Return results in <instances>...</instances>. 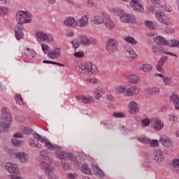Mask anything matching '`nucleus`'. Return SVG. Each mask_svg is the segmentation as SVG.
<instances>
[{"instance_id":"cd10ccee","label":"nucleus","mask_w":179,"mask_h":179,"mask_svg":"<svg viewBox=\"0 0 179 179\" xmlns=\"http://www.w3.org/2000/svg\"><path fill=\"white\" fill-rule=\"evenodd\" d=\"M40 153H41V156L43 157L44 160H46V161L48 160V162H50V163H52L54 162V159L50 157V154L48 153V150H44L43 151H41Z\"/></svg>"},{"instance_id":"7c9ffc66","label":"nucleus","mask_w":179,"mask_h":179,"mask_svg":"<svg viewBox=\"0 0 179 179\" xmlns=\"http://www.w3.org/2000/svg\"><path fill=\"white\" fill-rule=\"evenodd\" d=\"M36 36L40 40H41L42 41H47V38H48L47 34L43 31L36 32Z\"/></svg>"},{"instance_id":"a878e982","label":"nucleus","mask_w":179,"mask_h":179,"mask_svg":"<svg viewBox=\"0 0 179 179\" xmlns=\"http://www.w3.org/2000/svg\"><path fill=\"white\" fill-rule=\"evenodd\" d=\"M127 80H129V83H133L134 85H136V83H138L140 80L139 77L135 74L128 76Z\"/></svg>"},{"instance_id":"f3484780","label":"nucleus","mask_w":179,"mask_h":179,"mask_svg":"<svg viewBox=\"0 0 179 179\" xmlns=\"http://www.w3.org/2000/svg\"><path fill=\"white\" fill-rule=\"evenodd\" d=\"M129 113L130 114H136L139 113V108L138 107V103L135 101H131L129 104Z\"/></svg>"},{"instance_id":"b1692460","label":"nucleus","mask_w":179,"mask_h":179,"mask_svg":"<svg viewBox=\"0 0 179 179\" xmlns=\"http://www.w3.org/2000/svg\"><path fill=\"white\" fill-rule=\"evenodd\" d=\"M88 20L89 17L87 15H83L80 20H78L77 24H78L80 27H85L87 24Z\"/></svg>"},{"instance_id":"72a5a7b5","label":"nucleus","mask_w":179,"mask_h":179,"mask_svg":"<svg viewBox=\"0 0 179 179\" xmlns=\"http://www.w3.org/2000/svg\"><path fill=\"white\" fill-rule=\"evenodd\" d=\"M92 170L94 173H96V175L99 176V177H104V172H103V171H101V169H100L99 166H94L92 167Z\"/></svg>"},{"instance_id":"680f3d73","label":"nucleus","mask_w":179,"mask_h":179,"mask_svg":"<svg viewBox=\"0 0 179 179\" xmlns=\"http://www.w3.org/2000/svg\"><path fill=\"white\" fill-rule=\"evenodd\" d=\"M153 94H159L160 93V89L159 87H151Z\"/></svg>"},{"instance_id":"338daca9","label":"nucleus","mask_w":179,"mask_h":179,"mask_svg":"<svg viewBox=\"0 0 179 179\" xmlns=\"http://www.w3.org/2000/svg\"><path fill=\"white\" fill-rule=\"evenodd\" d=\"M47 40H48V41H53L54 37H52V35H51L50 34H49L48 35L47 34Z\"/></svg>"},{"instance_id":"a18cd8bd","label":"nucleus","mask_w":179,"mask_h":179,"mask_svg":"<svg viewBox=\"0 0 179 179\" xmlns=\"http://www.w3.org/2000/svg\"><path fill=\"white\" fill-rule=\"evenodd\" d=\"M22 132L25 134V135H30L31 132H33V130L30 127H27L22 129Z\"/></svg>"},{"instance_id":"39448f33","label":"nucleus","mask_w":179,"mask_h":179,"mask_svg":"<svg viewBox=\"0 0 179 179\" xmlns=\"http://www.w3.org/2000/svg\"><path fill=\"white\" fill-rule=\"evenodd\" d=\"M93 22L94 24H101V23H104L108 30H113L115 26L114 22H113L111 19H110V16L107 14H104L103 17L96 15L93 19Z\"/></svg>"},{"instance_id":"f704fd0d","label":"nucleus","mask_w":179,"mask_h":179,"mask_svg":"<svg viewBox=\"0 0 179 179\" xmlns=\"http://www.w3.org/2000/svg\"><path fill=\"white\" fill-rule=\"evenodd\" d=\"M152 69H153V66L149 64H145L141 67V70L143 71V72H150Z\"/></svg>"},{"instance_id":"58836bf2","label":"nucleus","mask_w":179,"mask_h":179,"mask_svg":"<svg viewBox=\"0 0 179 179\" xmlns=\"http://www.w3.org/2000/svg\"><path fill=\"white\" fill-rule=\"evenodd\" d=\"M144 94L146 96V97H151V96H153L154 94L152 87L146 88L144 90Z\"/></svg>"},{"instance_id":"69168bd1","label":"nucleus","mask_w":179,"mask_h":179,"mask_svg":"<svg viewBox=\"0 0 179 179\" xmlns=\"http://www.w3.org/2000/svg\"><path fill=\"white\" fill-rule=\"evenodd\" d=\"M95 93L104 94V92H103V88H101V87L96 88Z\"/></svg>"},{"instance_id":"864d4df0","label":"nucleus","mask_w":179,"mask_h":179,"mask_svg":"<svg viewBox=\"0 0 179 179\" xmlns=\"http://www.w3.org/2000/svg\"><path fill=\"white\" fill-rule=\"evenodd\" d=\"M139 142H141V143H150V140L148 138H138Z\"/></svg>"},{"instance_id":"a19ab883","label":"nucleus","mask_w":179,"mask_h":179,"mask_svg":"<svg viewBox=\"0 0 179 179\" xmlns=\"http://www.w3.org/2000/svg\"><path fill=\"white\" fill-rule=\"evenodd\" d=\"M8 12H9L8 8L0 7V16H3L4 15H7Z\"/></svg>"},{"instance_id":"c03bdc74","label":"nucleus","mask_w":179,"mask_h":179,"mask_svg":"<svg viewBox=\"0 0 179 179\" xmlns=\"http://www.w3.org/2000/svg\"><path fill=\"white\" fill-rule=\"evenodd\" d=\"M171 44L169 45V47H176L179 48V41L173 39L171 41Z\"/></svg>"},{"instance_id":"09e8293b","label":"nucleus","mask_w":179,"mask_h":179,"mask_svg":"<svg viewBox=\"0 0 179 179\" xmlns=\"http://www.w3.org/2000/svg\"><path fill=\"white\" fill-rule=\"evenodd\" d=\"M114 118H125V114L121 113H114L113 114Z\"/></svg>"},{"instance_id":"2f4dec72","label":"nucleus","mask_w":179,"mask_h":179,"mask_svg":"<svg viewBox=\"0 0 179 179\" xmlns=\"http://www.w3.org/2000/svg\"><path fill=\"white\" fill-rule=\"evenodd\" d=\"M80 43L83 45H90V40L85 35H82L80 36Z\"/></svg>"},{"instance_id":"bf43d9fd","label":"nucleus","mask_w":179,"mask_h":179,"mask_svg":"<svg viewBox=\"0 0 179 179\" xmlns=\"http://www.w3.org/2000/svg\"><path fill=\"white\" fill-rule=\"evenodd\" d=\"M132 50V48H131V45H129L124 46V50L126 51V52H128V54H129Z\"/></svg>"},{"instance_id":"423d86ee","label":"nucleus","mask_w":179,"mask_h":179,"mask_svg":"<svg viewBox=\"0 0 179 179\" xmlns=\"http://www.w3.org/2000/svg\"><path fill=\"white\" fill-rule=\"evenodd\" d=\"M42 50L43 51L44 54H48V57L54 59L55 58H59L61 56V50L58 48H55L53 50H50L49 52L48 45H45V43L41 44Z\"/></svg>"},{"instance_id":"aec40b11","label":"nucleus","mask_w":179,"mask_h":179,"mask_svg":"<svg viewBox=\"0 0 179 179\" xmlns=\"http://www.w3.org/2000/svg\"><path fill=\"white\" fill-rule=\"evenodd\" d=\"M64 24L68 27H75L78 24V22L75 20V18L69 17L64 20Z\"/></svg>"},{"instance_id":"f8f14e48","label":"nucleus","mask_w":179,"mask_h":179,"mask_svg":"<svg viewBox=\"0 0 179 179\" xmlns=\"http://www.w3.org/2000/svg\"><path fill=\"white\" fill-rule=\"evenodd\" d=\"M51 163L52 162H50L48 160H45L39 164L40 169L43 170L46 173H50V171H54V168L51 166Z\"/></svg>"},{"instance_id":"f03ea898","label":"nucleus","mask_w":179,"mask_h":179,"mask_svg":"<svg viewBox=\"0 0 179 179\" xmlns=\"http://www.w3.org/2000/svg\"><path fill=\"white\" fill-rule=\"evenodd\" d=\"M56 157L61 159L62 169L64 171L71 170V163H72V162H73L74 166H78V164H79V162H78V159H76L73 153L65 151H57L56 152Z\"/></svg>"},{"instance_id":"ddd939ff","label":"nucleus","mask_w":179,"mask_h":179,"mask_svg":"<svg viewBox=\"0 0 179 179\" xmlns=\"http://www.w3.org/2000/svg\"><path fill=\"white\" fill-rule=\"evenodd\" d=\"M23 138V134L22 133H15L13 135V138L11 140L13 145L15 146H22L23 145V141L19 140L17 138L22 139Z\"/></svg>"},{"instance_id":"6e6552de","label":"nucleus","mask_w":179,"mask_h":179,"mask_svg":"<svg viewBox=\"0 0 179 179\" xmlns=\"http://www.w3.org/2000/svg\"><path fill=\"white\" fill-rule=\"evenodd\" d=\"M106 50L108 54H115L118 50V41L110 38L106 43Z\"/></svg>"},{"instance_id":"79ce46f5","label":"nucleus","mask_w":179,"mask_h":179,"mask_svg":"<svg viewBox=\"0 0 179 179\" xmlns=\"http://www.w3.org/2000/svg\"><path fill=\"white\" fill-rule=\"evenodd\" d=\"M141 124L143 127H149V125L151 124V120H149V118L141 120Z\"/></svg>"},{"instance_id":"4c0bfd02","label":"nucleus","mask_w":179,"mask_h":179,"mask_svg":"<svg viewBox=\"0 0 179 179\" xmlns=\"http://www.w3.org/2000/svg\"><path fill=\"white\" fill-rule=\"evenodd\" d=\"M81 170L84 174H92V170L87 165L83 164V166L81 167Z\"/></svg>"},{"instance_id":"0e129e2a","label":"nucleus","mask_w":179,"mask_h":179,"mask_svg":"<svg viewBox=\"0 0 179 179\" xmlns=\"http://www.w3.org/2000/svg\"><path fill=\"white\" fill-rule=\"evenodd\" d=\"M107 99L110 101L111 103H113V101H115V99H114V96H113V95L111 94H108L107 96Z\"/></svg>"},{"instance_id":"6ab92c4d","label":"nucleus","mask_w":179,"mask_h":179,"mask_svg":"<svg viewBox=\"0 0 179 179\" xmlns=\"http://www.w3.org/2000/svg\"><path fill=\"white\" fill-rule=\"evenodd\" d=\"M139 93V90L136 86L129 87L128 90L125 91L124 94L126 96H135Z\"/></svg>"},{"instance_id":"4d7b16f0","label":"nucleus","mask_w":179,"mask_h":179,"mask_svg":"<svg viewBox=\"0 0 179 179\" xmlns=\"http://www.w3.org/2000/svg\"><path fill=\"white\" fill-rule=\"evenodd\" d=\"M165 33H166V34H173V33H174V29L168 27L165 29Z\"/></svg>"},{"instance_id":"c756f323","label":"nucleus","mask_w":179,"mask_h":179,"mask_svg":"<svg viewBox=\"0 0 179 179\" xmlns=\"http://www.w3.org/2000/svg\"><path fill=\"white\" fill-rule=\"evenodd\" d=\"M29 144L31 146V148H36L37 149H42L43 145L37 141V143H36V141L33 138H31L29 141Z\"/></svg>"},{"instance_id":"052dcab7","label":"nucleus","mask_w":179,"mask_h":179,"mask_svg":"<svg viewBox=\"0 0 179 179\" xmlns=\"http://www.w3.org/2000/svg\"><path fill=\"white\" fill-rule=\"evenodd\" d=\"M78 178V175L76 173H69L67 174L68 179H76Z\"/></svg>"},{"instance_id":"dca6fc26","label":"nucleus","mask_w":179,"mask_h":179,"mask_svg":"<svg viewBox=\"0 0 179 179\" xmlns=\"http://www.w3.org/2000/svg\"><path fill=\"white\" fill-rule=\"evenodd\" d=\"M160 143L165 148H173L174 143L169 137H161L159 139Z\"/></svg>"},{"instance_id":"bb28decb","label":"nucleus","mask_w":179,"mask_h":179,"mask_svg":"<svg viewBox=\"0 0 179 179\" xmlns=\"http://www.w3.org/2000/svg\"><path fill=\"white\" fill-rule=\"evenodd\" d=\"M45 148L50 150H61V146L57 145H52L51 142L48 141L45 143Z\"/></svg>"},{"instance_id":"de8ad7c7","label":"nucleus","mask_w":179,"mask_h":179,"mask_svg":"<svg viewBox=\"0 0 179 179\" xmlns=\"http://www.w3.org/2000/svg\"><path fill=\"white\" fill-rule=\"evenodd\" d=\"M164 83L166 86H170L171 85V78L169 77H164L163 78Z\"/></svg>"},{"instance_id":"2eb2a0df","label":"nucleus","mask_w":179,"mask_h":179,"mask_svg":"<svg viewBox=\"0 0 179 179\" xmlns=\"http://www.w3.org/2000/svg\"><path fill=\"white\" fill-rule=\"evenodd\" d=\"M154 159L157 163H162L164 160V155H163V152L161 149H156L154 151Z\"/></svg>"},{"instance_id":"e2e57ef3","label":"nucleus","mask_w":179,"mask_h":179,"mask_svg":"<svg viewBox=\"0 0 179 179\" xmlns=\"http://www.w3.org/2000/svg\"><path fill=\"white\" fill-rule=\"evenodd\" d=\"M131 58H135L136 57H138V55H136V52L134 50V49H131L130 52L129 53Z\"/></svg>"},{"instance_id":"774afa93","label":"nucleus","mask_w":179,"mask_h":179,"mask_svg":"<svg viewBox=\"0 0 179 179\" xmlns=\"http://www.w3.org/2000/svg\"><path fill=\"white\" fill-rule=\"evenodd\" d=\"M103 94H101V93H96L95 92V99H96V100H99V99H100V97H101V96H103Z\"/></svg>"},{"instance_id":"0eeeda50","label":"nucleus","mask_w":179,"mask_h":179,"mask_svg":"<svg viewBox=\"0 0 179 179\" xmlns=\"http://www.w3.org/2000/svg\"><path fill=\"white\" fill-rule=\"evenodd\" d=\"M116 16H120L121 22L123 23H136V17L134 15L124 13V10H117L115 12Z\"/></svg>"},{"instance_id":"6e6d98bb","label":"nucleus","mask_w":179,"mask_h":179,"mask_svg":"<svg viewBox=\"0 0 179 179\" xmlns=\"http://www.w3.org/2000/svg\"><path fill=\"white\" fill-rule=\"evenodd\" d=\"M150 146H152L153 148H157L159 146V141L157 140H152L151 142H150Z\"/></svg>"},{"instance_id":"3c124183","label":"nucleus","mask_w":179,"mask_h":179,"mask_svg":"<svg viewBox=\"0 0 179 179\" xmlns=\"http://www.w3.org/2000/svg\"><path fill=\"white\" fill-rule=\"evenodd\" d=\"M96 3V0H87V5L89 8H93Z\"/></svg>"},{"instance_id":"1a4fd4ad","label":"nucleus","mask_w":179,"mask_h":179,"mask_svg":"<svg viewBox=\"0 0 179 179\" xmlns=\"http://www.w3.org/2000/svg\"><path fill=\"white\" fill-rule=\"evenodd\" d=\"M155 17L159 23L162 24H165L166 26H169V24H171V21H170V18L164 15L161 10H158L155 13Z\"/></svg>"},{"instance_id":"412c9836","label":"nucleus","mask_w":179,"mask_h":179,"mask_svg":"<svg viewBox=\"0 0 179 179\" xmlns=\"http://www.w3.org/2000/svg\"><path fill=\"white\" fill-rule=\"evenodd\" d=\"M132 9L135 10V12H138V13H143L145 12V8H143V4L142 3L138 2L136 4H133L131 6Z\"/></svg>"},{"instance_id":"473e14b6","label":"nucleus","mask_w":179,"mask_h":179,"mask_svg":"<svg viewBox=\"0 0 179 179\" xmlns=\"http://www.w3.org/2000/svg\"><path fill=\"white\" fill-rule=\"evenodd\" d=\"M82 102L84 104H92L94 103V99L92 96H83Z\"/></svg>"},{"instance_id":"7ed1b4c3","label":"nucleus","mask_w":179,"mask_h":179,"mask_svg":"<svg viewBox=\"0 0 179 179\" xmlns=\"http://www.w3.org/2000/svg\"><path fill=\"white\" fill-rule=\"evenodd\" d=\"M12 122V114L8 108H3L1 110V115L0 117V125L3 128L4 131L9 129L10 123Z\"/></svg>"},{"instance_id":"37998d69","label":"nucleus","mask_w":179,"mask_h":179,"mask_svg":"<svg viewBox=\"0 0 179 179\" xmlns=\"http://www.w3.org/2000/svg\"><path fill=\"white\" fill-rule=\"evenodd\" d=\"M115 92L117 93V94H121L124 93L125 94V88L122 86H120L116 87Z\"/></svg>"},{"instance_id":"a211bd4d","label":"nucleus","mask_w":179,"mask_h":179,"mask_svg":"<svg viewBox=\"0 0 179 179\" xmlns=\"http://www.w3.org/2000/svg\"><path fill=\"white\" fill-rule=\"evenodd\" d=\"M155 41L159 45H170V42H169L164 37L162 36H157L155 37Z\"/></svg>"},{"instance_id":"f257e3e1","label":"nucleus","mask_w":179,"mask_h":179,"mask_svg":"<svg viewBox=\"0 0 179 179\" xmlns=\"http://www.w3.org/2000/svg\"><path fill=\"white\" fill-rule=\"evenodd\" d=\"M31 14L29 11H17L16 13V20L17 22V25L15 27V38L20 40L23 38V24L24 23H30L31 22Z\"/></svg>"},{"instance_id":"c85d7f7f","label":"nucleus","mask_w":179,"mask_h":179,"mask_svg":"<svg viewBox=\"0 0 179 179\" xmlns=\"http://www.w3.org/2000/svg\"><path fill=\"white\" fill-rule=\"evenodd\" d=\"M152 51L154 54H156V55H160V54H163L164 49L162 46H153L152 48Z\"/></svg>"},{"instance_id":"4468645a","label":"nucleus","mask_w":179,"mask_h":179,"mask_svg":"<svg viewBox=\"0 0 179 179\" xmlns=\"http://www.w3.org/2000/svg\"><path fill=\"white\" fill-rule=\"evenodd\" d=\"M151 124L154 125V129L155 131H160L164 127V124L162 122V120L159 117L151 118Z\"/></svg>"},{"instance_id":"9d476101","label":"nucleus","mask_w":179,"mask_h":179,"mask_svg":"<svg viewBox=\"0 0 179 179\" xmlns=\"http://www.w3.org/2000/svg\"><path fill=\"white\" fill-rule=\"evenodd\" d=\"M22 57L25 62H29L36 57V52L33 49L27 48Z\"/></svg>"},{"instance_id":"ea45409f","label":"nucleus","mask_w":179,"mask_h":179,"mask_svg":"<svg viewBox=\"0 0 179 179\" xmlns=\"http://www.w3.org/2000/svg\"><path fill=\"white\" fill-rule=\"evenodd\" d=\"M145 24L147 27H148L149 29H151V30H155L156 23L153 22L152 21H145Z\"/></svg>"},{"instance_id":"603ef678","label":"nucleus","mask_w":179,"mask_h":179,"mask_svg":"<svg viewBox=\"0 0 179 179\" xmlns=\"http://www.w3.org/2000/svg\"><path fill=\"white\" fill-rule=\"evenodd\" d=\"M177 120H178V118L177 117V116H176V115L174 114L169 115V120L172 121V122H176Z\"/></svg>"},{"instance_id":"e433bc0d","label":"nucleus","mask_w":179,"mask_h":179,"mask_svg":"<svg viewBox=\"0 0 179 179\" xmlns=\"http://www.w3.org/2000/svg\"><path fill=\"white\" fill-rule=\"evenodd\" d=\"M125 41L127 43H129V44H131L132 45H136V44H138V41L134 38V37L131 36H127L124 38Z\"/></svg>"},{"instance_id":"c9c22d12","label":"nucleus","mask_w":179,"mask_h":179,"mask_svg":"<svg viewBox=\"0 0 179 179\" xmlns=\"http://www.w3.org/2000/svg\"><path fill=\"white\" fill-rule=\"evenodd\" d=\"M34 138L36 139V141H40L42 143H45V144L48 141H47V139H45V138L40 136V134L37 133L34 134Z\"/></svg>"},{"instance_id":"9b49d317","label":"nucleus","mask_w":179,"mask_h":179,"mask_svg":"<svg viewBox=\"0 0 179 179\" xmlns=\"http://www.w3.org/2000/svg\"><path fill=\"white\" fill-rule=\"evenodd\" d=\"M5 169L8 173L13 175L19 174V168L17 167V165L13 163L8 162L6 164Z\"/></svg>"},{"instance_id":"4be33fe9","label":"nucleus","mask_w":179,"mask_h":179,"mask_svg":"<svg viewBox=\"0 0 179 179\" xmlns=\"http://www.w3.org/2000/svg\"><path fill=\"white\" fill-rule=\"evenodd\" d=\"M170 101L175 106L176 110H179V96L173 94L170 97Z\"/></svg>"},{"instance_id":"8fccbe9b","label":"nucleus","mask_w":179,"mask_h":179,"mask_svg":"<svg viewBox=\"0 0 179 179\" xmlns=\"http://www.w3.org/2000/svg\"><path fill=\"white\" fill-rule=\"evenodd\" d=\"M15 99L17 104H20V103H22V95L17 94Z\"/></svg>"},{"instance_id":"13d9d810","label":"nucleus","mask_w":179,"mask_h":179,"mask_svg":"<svg viewBox=\"0 0 179 179\" xmlns=\"http://www.w3.org/2000/svg\"><path fill=\"white\" fill-rule=\"evenodd\" d=\"M71 44L73 45V48L75 49L78 48L80 45L79 41L78 40H74L71 41Z\"/></svg>"},{"instance_id":"49530a36","label":"nucleus","mask_w":179,"mask_h":179,"mask_svg":"<svg viewBox=\"0 0 179 179\" xmlns=\"http://www.w3.org/2000/svg\"><path fill=\"white\" fill-rule=\"evenodd\" d=\"M46 174H48V179H57V176L54 173V171H50Z\"/></svg>"},{"instance_id":"20e7f679","label":"nucleus","mask_w":179,"mask_h":179,"mask_svg":"<svg viewBox=\"0 0 179 179\" xmlns=\"http://www.w3.org/2000/svg\"><path fill=\"white\" fill-rule=\"evenodd\" d=\"M76 71L80 73H83V75H87L89 72H92L93 75L99 73L97 67H93V64H92L90 62H87L85 64L81 63L77 64L76 65Z\"/></svg>"},{"instance_id":"393cba45","label":"nucleus","mask_w":179,"mask_h":179,"mask_svg":"<svg viewBox=\"0 0 179 179\" xmlns=\"http://www.w3.org/2000/svg\"><path fill=\"white\" fill-rule=\"evenodd\" d=\"M17 159H19L21 163H27V155L23 152H18L16 154Z\"/></svg>"},{"instance_id":"5701e85b","label":"nucleus","mask_w":179,"mask_h":179,"mask_svg":"<svg viewBox=\"0 0 179 179\" xmlns=\"http://www.w3.org/2000/svg\"><path fill=\"white\" fill-rule=\"evenodd\" d=\"M169 59V57L167 56L162 57L159 62L157 64L156 69L157 71H159V72H162L163 71V69L162 68L166 61Z\"/></svg>"},{"instance_id":"5fc2aeb1","label":"nucleus","mask_w":179,"mask_h":179,"mask_svg":"<svg viewBox=\"0 0 179 179\" xmlns=\"http://www.w3.org/2000/svg\"><path fill=\"white\" fill-rule=\"evenodd\" d=\"M85 56V53L83 52H76L74 53V57L76 58H83Z\"/></svg>"}]
</instances>
